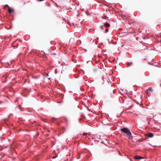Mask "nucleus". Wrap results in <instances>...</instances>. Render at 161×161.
Listing matches in <instances>:
<instances>
[{
    "mask_svg": "<svg viewBox=\"0 0 161 161\" xmlns=\"http://www.w3.org/2000/svg\"><path fill=\"white\" fill-rule=\"evenodd\" d=\"M1 103V102L0 101V104Z\"/></svg>",
    "mask_w": 161,
    "mask_h": 161,
    "instance_id": "obj_20",
    "label": "nucleus"
},
{
    "mask_svg": "<svg viewBox=\"0 0 161 161\" xmlns=\"http://www.w3.org/2000/svg\"><path fill=\"white\" fill-rule=\"evenodd\" d=\"M146 136H148L149 137H153V135L152 133H149L147 134Z\"/></svg>",
    "mask_w": 161,
    "mask_h": 161,
    "instance_id": "obj_4",
    "label": "nucleus"
},
{
    "mask_svg": "<svg viewBox=\"0 0 161 161\" xmlns=\"http://www.w3.org/2000/svg\"><path fill=\"white\" fill-rule=\"evenodd\" d=\"M104 25L105 27H108L110 26V25L108 23H105L104 24Z\"/></svg>",
    "mask_w": 161,
    "mask_h": 161,
    "instance_id": "obj_5",
    "label": "nucleus"
},
{
    "mask_svg": "<svg viewBox=\"0 0 161 161\" xmlns=\"http://www.w3.org/2000/svg\"><path fill=\"white\" fill-rule=\"evenodd\" d=\"M153 91V89L152 87H149L147 90L146 92V94L148 96L149 93H151Z\"/></svg>",
    "mask_w": 161,
    "mask_h": 161,
    "instance_id": "obj_2",
    "label": "nucleus"
},
{
    "mask_svg": "<svg viewBox=\"0 0 161 161\" xmlns=\"http://www.w3.org/2000/svg\"><path fill=\"white\" fill-rule=\"evenodd\" d=\"M135 138L134 139H132V141L133 142H137V141L136 140H134Z\"/></svg>",
    "mask_w": 161,
    "mask_h": 161,
    "instance_id": "obj_9",
    "label": "nucleus"
},
{
    "mask_svg": "<svg viewBox=\"0 0 161 161\" xmlns=\"http://www.w3.org/2000/svg\"><path fill=\"white\" fill-rule=\"evenodd\" d=\"M122 17L123 18V19H125V18H125V16L122 15Z\"/></svg>",
    "mask_w": 161,
    "mask_h": 161,
    "instance_id": "obj_11",
    "label": "nucleus"
},
{
    "mask_svg": "<svg viewBox=\"0 0 161 161\" xmlns=\"http://www.w3.org/2000/svg\"><path fill=\"white\" fill-rule=\"evenodd\" d=\"M6 7H8V8H9V7L8 5H5V8H6Z\"/></svg>",
    "mask_w": 161,
    "mask_h": 161,
    "instance_id": "obj_12",
    "label": "nucleus"
},
{
    "mask_svg": "<svg viewBox=\"0 0 161 161\" xmlns=\"http://www.w3.org/2000/svg\"><path fill=\"white\" fill-rule=\"evenodd\" d=\"M19 109L20 110H22V107L20 106V105H19Z\"/></svg>",
    "mask_w": 161,
    "mask_h": 161,
    "instance_id": "obj_7",
    "label": "nucleus"
},
{
    "mask_svg": "<svg viewBox=\"0 0 161 161\" xmlns=\"http://www.w3.org/2000/svg\"><path fill=\"white\" fill-rule=\"evenodd\" d=\"M87 134V133H84L83 134V135H86Z\"/></svg>",
    "mask_w": 161,
    "mask_h": 161,
    "instance_id": "obj_14",
    "label": "nucleus"
},
{
    "mask_svg": "<svg viewBox=\"0 0 161 161\" xmlns=\"http://www.w3.org/2000/svg\"><path fill=\"white\" fill-rule=\"evenodd\" d=\"M134 158L136 159H140L143 158L138 155H136L134 157Z\"/></svg>",
    "mask_w": 161,
    "mask_h": 161,
    "instance_id": "obj_3",
    "label": "nucleus"
},
{
    "mask_svg": "<svg viewBox=\"0 0 161 161\" xmlns=\"http://www.w3.org/2000/svg\"><path fill=\"white\" fill-rule=\"evenodd\" d=\"M134 139V138L131 135V134H130V138H129V139Z\"/></svg>",
    "mask_w": 161,
    "mask_h": 161,
    "instance_id": "obj_8",
    "label": "nucleus"
},
{
    "mask_svg": "<svg viewBox=\"0 0 161 161\" xmlns=\"http://www.w3.org/2000/svg\"><path fill=\"white\" fill-rule=\"evenodd\" d=\"M138 142H141V141H142V140H141V139H139V140H138Z\"/></svg>",
    "mask_w": 161,
    "mask_h": 161,
    "instance_id": "obj_15",
    "label": "nucleus"
},
{
    "mask_svg": "<svg viewBox=\"0 0 161 161\" xmlns=\"http://www.w3.org/2000/svg\"><path fill=\"white\" fill-rule=\"evenodd\" d=\"M120 131L126 134V136L127 137L129 138H130L131 133L128 130V129L126 128H123L121 129L120 130Z\"/></svg>",
    "mask_w": 161,
    "mask_h": 161,
    "instance_id": "obj_1",
    "label": "nucleus"
},
{
    "mask_svg": "<svg viewBox=\"0 0 161 161\" xmlns=\"http://www.w3.org/2000/svg\"><path fill=\"white\" fill-rule=\"evenodd\" d=\"M44 0H39V1H43Z\"/></svg>",
    "mask_w": 161,
    "mask_h": 161,
    "instance_id": "obj_16",
    "label": "nucleus"
},
{
    "mask_svg": "<svg viewBox=\"0 0 161 161\" xmlns=\"http://www.w3.org/2000/svg\"><path fill=\"white\" fill-rule=\"evenodd\" d=\"M56 157H53V158H55Z\"/></svg>",
    "mask_w": 161,
    "mask_h": 161,
    "instance_id": "obj_17",
    "label": "nucleus"
},
{
    "mask_svg": "<svg viewBox=\"0 0 161 161\" xmlns=\"http://www.w3.org/2000/svg\"><path fill=\"white\" fill-rule=\"evenodd\" d=\"M8 10L9 13H11L14 11L13 9H11L10 7H9Z\"/></svg>",
    "mask_w": 161,
    "mask_h": 161,
    "instance_id": "obj_6",
    "label": "nucleus"
},
{
    "mask_svg": "<svg viewBox=\"0 0 161 161\" xmlns=\"http://www.w3.org/2000/svg\"><path fill=\"white\" fill-rule=\"evenodd\" d=\"M63 130L64 129V130H65V129L64 128H63Z\"/></svg>",
    "mask_w": 161,
    "mask_h": 161,
    "instance_id": "obj_18",
    "label": "nucleus"
},
{
    "mask_svg": "<svg viewBox=\"0 0 161 161\" xmlns=\"http://www.w3.org/2000/svg\"><path fill=\"white\" fill-rule=\"evenodd\" d=\"M132 64V63L131 62L130 63H128V64Z\"/></svg>",
    "mask_w": 161,
    "mask_h": 161,
    "instance_id": "obj_13",
    "label": "nucleus"
},
{
    "mask_svg": "<svg viewBox=\"0 0 161 161\" xmlns=\"http://www.w3.org/2000/svg\"><path fill=\"white\" fill-rule=\"evenodd\" d=\"M52 119H54L55 118H53Z\"/></svg>",
    "mask_w": 161,
    "mask_h": 161,
    "instance_id": "obj_19",
    "label": "nucleus"
},
{
    "mask_svg": "<svg viewBox=\"0 0 161 161\" xmlns=\"http://www.w3.org/2000/svg\"><path fill=\"white\" fill-rule=\"evenodd\" d=\"M108 29H106L105 30V33H107V32H108Z\"/></svg>",
    "mask_w": 161,
    "mask_h": 161,
    "instance_id": "obj_10",
    "label": "nucleus"
}]
</instances>
